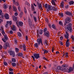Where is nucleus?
Returning <instances> with one entry per match:
<instances>
[{
  "instance_id": "nucleus-9",
  "label": "nucleus",
  "mask_w": 74,
  "mask_h": 74,
  "mask_svg": "<svg viewBox=\"0 0 74 74\" xmlns=\"http://www.w3.org/2000/svg\"><path fill=\"white\" fill-rule=\"evenodd\" d=\"M34 58H35V59H36L40 58L39 54H35L34 55Z\"/></svg>"
},
{
  "instance_id": "nucleus-26",
  "label": "nucleus",
  "mask_w": 74,
  "mask_h": 74,
  "mask_svg": "<svg viewBox=\"0 0 74 74\" xmlns=\"http://www.w3.org/2000/svg\"><path fill=\"white\" fill-rule=\"evenodd\" d=\"M68 67V65L67 64H63L62 65L61 67H65L66 68H67Z\"/></svg>"
},
{
  "instance_id": "nucleus-8",
  "label": "nucleus",
  "mask_w": 74,
  "mask_h": 74,
  "mask_svg": "<svg viewBox=\"0 0 74 74\" xmlns=\"http://www.w3.org/2000/svg\"><path fill=\"white\" fill-rule=\"evenodd\" d=\"M53 10V7L52 6H51V5H49L47 9V11L48 12V11H49L52 10Z\"/></svg>"
},
{
  "instance_id": "nucleus-42",
  "label": "nucleus",
  "mask_w": 74,
  "mask_h": 74,
  "mask_svg": "<svg viewBox=\"0 0 74 74\" xmlns=\"http://www.w3.org/2000/svg\"><path fill=\"white\" fill-rule=\"evenodd\" d=\"M0 30L1 31H2L3 30H4V27H3V26H1V27Z\"/></svg>"
},
{
  "instance_id": "nucleus-15",
  "label": "nucleus",
  "mask_w": 74,
  "mask_h": 74,
  "mask_svg": "<svg viewBox=\"0 0 74 74\" xmlns=\"http://www.w3.org/2000/svg\"><path fill=\"white\" fill-rule=\"evenodd\" d=\"M65 14L67 15H69V16H71L72 15V13L69 11L65 12Z\"/></svg>"
},
{
  "instance_id": "nucleus-46",
  "label": "nucleus",
  "mask_w": 74,
  "mask_h": 74,
  "mask_svg": "<svg viewBox=\"0 0 74 74\" xmlns=\"http://www.w3.org/2000/svg\"><path fill=\"white\" fill-rule=\"evenodd\" d=\"M45 45H46V46H48V42L47 41H45Z\"/></svg>"
},
{
  "instance_id": "nucleus-50",
  "label": "nucleus",
  "mask_w": 74,
  "mask_h": 74,
  "mask_svg": "<svg viewBox=\"0 0 74 74\" xmlns=\"http://www.w3.org/2000/svg\"><path fill=\"white\" fill-rule=\"evenodd\" d=\"M45 8H48V4H46L45 5Z\"/></svg>"
},
{
  "instance_id": "nucleus-12",
  "label": "nucleus",
  "mask_w": 74,
  "mask_h": 74,
  "mask_svg": "<svg viewBox=\"0 0 74 74\" xmlns=\"http://www.w3.org/2000/svg\"><path fill=\"white\" fill-rule=\"evenodd\" d=\"M10 55L12 56L13 57L15 56V52L13 51H10Z\"/></svg>"
},
{
  "instance_id": "nucleus-38",
  "label": "nucleus",
  "mask_w": 74,
  "mask_h": 74,
  "mask_svg": "<svg viewBox=\"0 0 74 74\" xmlns=\"http://www.w3.org/2000/svg\"><path fill=\"white\" fill-rule=\"evenodd\" d=\"M7 4H4L3 5V8H5V9H6L7 8Z\"/></svg>"
},
{
  "instance_id": "nucleus-53",
  "label": "nucleus",
  "mask_w": 74,
  "mask_h": 74,
  "mask_svg": "<svg viewBox=\"0 0 74 74\" xmlns=\"http://www.w3.org/2000/svg\"><path fill=\"white\" fill-rule=\"evenodd\" d=\"M9 70L10 71H13V69H12L11 68H9Z\"/></svg>"
},
{
  "instance_id": "nucleus-13",
  "label": "nucleus",
  "mask_w": 74,
  "mask_h": 74,
  "mask_svg": "<svg viewBox=\"0 0 74 74\" xmlns=\"http://www.w3.org/2000/svg\"><path fill=\"white\" fill-rule=\"evenodd\" d=\"M44 35L45 36L48 37L49 36V32H48V31H47L46 32H45Z\"/></svg>"
},
{
  "instance_id": "nucleus-45",
  "label": "nucleus",
  "mask_w": 74,
  "mask_h": 74,
  "mask_svg": "<svg viewBox=\"0 0 74 74\" xmlns=\"http://www.w3.org/2000/svg\"><path fill=\"white\" fill-rule=\"evenodd\" d=\"M59 15L61 17H63V13H60L59 14Z\"/></svg>"
},
{
  "instance_id": "nucleus-64",
  "label": "nucleus",
  "mask_w": 74,
  "mask_h": 74,
  "mask_svg": "<svg viewBox=\"0 0 74 74\" xmlns=\"http://www.w3.org/2000/svg\"><path fill=\"white\" fill-rule=\"evenodd\" d=\"M32 58H33V59H34V61H35V58H34V56H32Z\"/></svg>"
},
{
  "instance_id": "nucleus-24",
  "label": "nucleus",
  "mask_w": 74,
  "mask_h": 74,
  "mask_svg": "<svg viewBox=\"0 0 74 74\" xmlns=\"http://www.w3.org/2000/svg\"><path fill=\"white\" fill-rule=\"evenodd\" d=\"M12 18L13 20L14 21H16V20H17V17H15V16H13Z\"/></svg>"
},
{
  "instance_id": "nucleus-33",
  "label": "nucleus",
  "mask_w": 74,
  "mask_h": 74,
  "mask_svg": "<svg viewBox=\"0 0 74 74\" xmlns=\"http://www.w3.org/2000/svg\"><path fill=\"white\" fill-rule=\"evenodd\" d=\"M17 34L19 37H22V34H21V33H20V32H18Z\"/></svg>"
},
{
  "instance_id": "nucleus-55",
  "label": "nucleus",
  "mask_w": 74,
  "mask_h": 74,
  "mask_svg": "<svg viewBox=\"0 0 74 74\" xmlns=\"http://www.w3.org/2000/svg\"><path fill=\"white\" fill-rule=\"evenodd\" d=\"M71 38L72 40H74V36L73 35H72L71 36Z\"/></svg>"
},
{
  "instance_id": "nucleus-27",
  "label": "nucleus",
  "mask_w": 74,
  "mask_h": 74,
  "mask_svg": "<svg viewBox=\"0 0 74 74\" xmlns=\"http://www.w3.org/2000/svg\"><path fill=\"white\" fill-rule=\"evenodd\" d=\"M64 56L65 57V58H67L69 57V53H67V52H66Z\"/></svg>"
},
{
  "instance_id": "nucleus-57",
  "label": "nucleus",
  "mask_w": 74,
  "mask_h": 74,
  "mask_svg": "<svg viewBox=\"0 0 74 74\" xmlns=\"http://www.w3.org/2000/svg\"><path fill=\"white\" fill-rule=\"evenodd\" d=\"M9 74H14V72H9Z\"/></svg>"
},
{
  "instance_id": "nucleus-47",
  "label": "nucleus",
  "mask_w": 74,
  "mask_h": 74,
  "mask_svg": "<svg viewBox=\"0 0 74 74\" xmlns=\"http://www.w3.org/2000/svg\"><path fill=\"white\" fill-rule=\"evenodd\" d=\"M66 53L64 51L63 52V55L62 56V57H64V55H65Z\"/></svg>"
},
{
  "instance_id": "nucleus-16",
  "label": "nucleus",
  "mask_w": 74,
  "mask_h": 74,
  "mask_svg": "<svg viewBox=\"0 0 74 74\" xmlns=\"http://www.w3.org/2000/svg\"><path fill=\"white\" fill-rule=\"evenodd\" d=\"M73 71V68L71 67L69 68V69H68V72L69 73H71L72 71Z\"/></svg>"
},
{
  "instance_id": "nucleus-62",
  "label": "nucleus",
  "mask_w": 74,
  "mask_h": 74,
  "mask_svg": "<svg viewBox=\"0 0 74 74\" xmlns=\"http://www.w3.org/2000/svg\"><path fill=\"white\" fill-rule=\"evenodd\" d=\"M12 8H11V6H10L9 7V9L10 10H11Z\"/></svg>"
},
{
  "instance_id": "nucleus-3",
  "label": "nucleus",
  "mask_w": 74,
  "mask_h": 74,
  "mask_svg": "<svg viewBox=\"0 0 74 74\" xmlns=\"http://www.w3.org/2000/svg\"><path fill=\"white\" fill-rule=\"evenodd\" d=\"M51 3L54 6H53V10L54 11H56L58 10V8L56 7L57 5H56L55 1L53 0H52L51 1Z\"/></svg>"
},
{
  "instance_id": "nucleus-6",
  "label": "nucleus",
  "mask_w": 74,
  "mask_h": 74,
  "mask_svg": "<svg viewBox=\"0 0 74 74\" xmlns=\"http://www.w3.org/2000/svg\"><path fill=\"white\" fill-rule=\"evenodd\" d=\"M4 38H2V41H3L4 42H6V41H7L8 40V37H7V35H4Z\"/></svg>"
},
{
  "instance_id": "nucleus-22",
  "label": "nucleus",
  "mask_w": 74,
  "mask_h": 74,
  "mask_svg": "<svg viewBox=\"0 0 74 74\" xmlns=\"http://www.w3.org/2000/svg\"><path fill=\"white\" fill-rule=\"evenodd\" d=\"M12 30H14V31H15L16 30V28L15 27L14 25H13L12 26Z\"/></svg>"
},
{
  "instance_id": "nucleus-31",
  "label": "nucleus",
  "mask_w": 74,
  "mask_h": 74,
  "mask_svg": "<svg viewBox=\"0 0 74 74\" xmlns=\"http://www.w3.org/2000/svg\"><path fill=\"white\" fill-rule=\"evenodd\" d=\"M12 62H16V59L15 58H12Z\"/></svg>"
},
{
  "instance_id": "nucleus-58",
  "label": "nucleus",
  "mask_w": 74,
  "mask_h": 74,
  "mask_svg": "<svg viewBox=\"0 0 74 74\" xmlns=\"http://www.w3.org/2000/svg\"><path fill=\"white\" fill-rule=\"evenodd\" d=\"M2 48H3V46L0 44V50H1Z\"/></svg>"
},
{
  "instance_id": "nucleus-11",
  "label": "nucleus",
  "mask_w": 74,
  "mask_h": 74,
  "mask_svg": "<svg viewBox=\"0 0 74 74\" xmlns=\"http://www.w3.org/2000/svg\"><path fill=\"white\" fill-rule=\"evenodd\" d=\"M16 24H17V26L18 27H19V26H23V23L21 21H19L18 23H18H16Z\"/></svg>"
},
{
  "instance_id": "nucleus-39",
  "label": "nucleus",
  "mask_w": 74,
  "mask_h": 74,
  "mask_svg": "<svg viewBox=\"0 0 74 74\" xmlns=\"http://www.w3.org/2000/svg\"><path fill=\"white\" fill-rule=\"evenodd\" d=\"M42 33H43V30L42 29H41L40 30V33L39 34H42Z\"/></svg>"
},
{
  "instance_id": "nucleus-52",
  "label": "nucleus",
  "mask_w": 74,
  "mask_h": 74,
  "mask_svg": "<svg viewBox=\"0 0 74 74\" xmlns=\"http://www.w3.org/2000/svg\"><path fill=\"white\" fill-rule=\"evenodd\" d=\"M59 42V43H60V44L61 45H63V42H62V41H60Z\"/></svg>"
},
{
  "instance_id": "nucleus-30",
  "label": "nucleus",
  "mask_w": 74,
  "mask_h": 74,
  "mask_svg": "<svg viewBox=\"0 0 74 74\" xmlns=\"http://www.w3.org/2000/svg\"><path fill=\"white\" fill-rule=\"evenodd\" d=\"M69 3L70 5H73V4H74V1H71L69 2Z\"/></svg>"
},
{
  "instance_id": "nucleus-44",
  "label": "nucleus",
  "mask_w": 74,
  "mask_h": 74,
  "mask_svg": "<svg viewBox=\"0 0 74 74\" xmlns=\"http://www.w3.org/2000/svg\"><path fill=\"white\" fill-rule=\"evenodd\" d=\"M48 52V51L47 50H45L44 51V54H45V53H47Z\"/></svg>"
},
{
  "instance_id": "nucleus-61",
  "label": "nucleus",
  "mask_w": 74,
  "mask_h": 74,
  "mask_svg": "<svg viewBox=\"0 0 74 74\" xmlns=\"http://www.w3.org/2000/svg\"><path fill=\"white\" fill-rule=\"evenodd\" d=\"M14 14L15 16H18V13H15Z\"/></svg>"
},
{
  "instance_id": "nucleus-54",
  "label": "nucleus",
  "mask_w": 74,
  "mask_h": 74,
  "mask_svg": "<svg viewBox=\"0 0 74 74\" xmlns=\"http://www.w3.org/2000/svg\"><path fill=\"white\" fill-rule=\"evenodd\" d=\"M3 63H4V65H5V66H7V62H3Z\"/></svg>"
},
{
  "instance_id": "nucleus-7",
  "label": "nucleus",
  "mask_w": 74,
  "mask_h": 74,
  "mask_svg": "<svg viewBox=\"0 0 74 74\" xmlns=\"http://www.w3.org/2000/svg\"><path fill=\"white\" fill-rule=\"evenodd\" d=\"M8 44H9L8 42H7L4 43L3 45V48H4L5 49H6L7 48V47H8Z\"/></svg>"
},
{
  "instance_id": "nucleus-56",
  "label": "nucleus",
  "mask_w": 74,
  "mask_h": 74,
  "mask_svg": "<svg viewBox=\"0 0 74 74\" xmlns=\"http://www.w3.org/2000/svg\"><path fill=\"white\" fill-rule=\"evenodd\" d=\"M18 8L19 11H21V7L19 6Z\"/></svg>"
},
{
  "instance_id": "nucleus-48",
  "label": "nucleus",
  "mask_w": 74,
  "mask_h": 74,
  "mask_svg": "<svg viewBox=\"0 0 74 74\" xmlns=\"http://www.w3.org/2000/svg\"><path fill=\"white\" fill-rule=\"evenodd\" d=\"M47 30V28H45L43 30V32H44V33H45V32H46Z\"/></svg>"
},
{
  "instance_id": "nucleus-18",
  "label": "nucleus",
  "mask_w": 74,
  "mask_h": 74,
  "mask_svg": "<svg viewBox=\"0 0 74 74\" xmlns=\"http://www.w3.org/2000/svg\"><path fill=\"white\" fill-rule=\"evenodd\" d=\"M39 44L38 43H36L34 44V46L35 48H38L39 47Z\"/></svg>"
},
{
  "instance_id": "nucleus-20",
  "label": "nucleus",
  "mask_w": 74,
  "mask_h": 74,
  "mask_svg": "<svg viewBox=\"0 0 74 74\" xmlns=\"http://www.w3.org/2000/svg\"><path fill=\"white\" fill-rule=\"evenodd\" d=\"M13 3H14V4H15L16 6L19 5V3H18V2H15V0H13Z\"/></svg>"
},
{
  "instance_id": "nucleus-37",
  "label": "nucleus",
  "mask_w": 74,
  "mask_h": 74,
  "mask_svg": "<svg viewBox=\"0 0 74 74\" xmlns=\"http://www.w3.org/2000/svg\"><path fill=\"white\" fill-rule=\"evenodd\" d=\"M52 27L53 29H56V26H55V25L53 24L52 25Z\"/></svg>"
},
{
  "instance_id": "nucleus-25",
  "label": "nucleus",
  "mask_w": 74,
  "mask_h": 74,
  "mask_svg": "<svg viewBox=\"0 0 74 74\" xmlns=\"http://www.w3.org/2000/svg\"><path fill=\"white\" fill-rule=\"evenodd\" d=\"M18 56H19V57H22V56H23V53H18Z\"/></svg>"
},
{
  "instance_id": "nucleus-5",
  "label": "nucleus",
  "mask_w": 74,
  "mask_h": 74,
  "mask_svg": "<svg viewBox=\"0 0 74 74\" xmlns=\"http://www.w3.org/2000/svg\"><path fill=\"white\" fill-rule=\"evenodd\" d=\"M28 23L29 25L31 27H34V24H32V21L30 20H29Z\"/></svg>"
},
{
  "instance_id": "nucleus-19",
  "label": "nucleus",
  "mask_w": 74,
  "mask_h": 74,
  "mask_svg": "<svg viewBox=\"0 0 74 74\" xmlns=\"http://www.w3.org/2000/svg\"><path fill=\"white\" fill-rule=\"evenodd\" d=\"M5 18L6 19H9V15H8V14H5Z\"/></svg>"
},
{
  "instance_id": "nucleus-17",
  "label": "nucleus",
  "mask_w": 74,
  "mask_h": 74,
  "mask_svg": "<svg viewBox=\"0 0 74 74\" xmlns=\"http://www.w3.org/2000/svg\"><path fill=\"white\" fill-rule=\"evenodd\" d=\"M12 7L13 8V11H15V12H17V10L16 7H15V6H13Z\"/></svg>"
},
{
  "instance_id": "nucleus-21",
  "label": "nucleus",
  "mask_w": 74,
  "mask_h": 74,
  "mask_svg": "<svg viewBox=\"0 0 74 74\" xmlns=\"http://www.w3.org/2000/svg\"><path fill=\"white\" fill-rule=\"evenodd\" d=\"M38 7L39 8L40 10L42 11L43 9H42V5L41 4H40L38 5Z\"/></svg>"
},
{
  "instance_id": "nucleus-34",
  "label": "nucleus",
  "mask_w": 74,
  "mask_h": 74,
  "mask_svg": "<svg viewBox=\"0 0 74 74\" xmlns=\"http://www.w3.org/2000/svg\"><path fill=\"white\" fill-rule=\"evenodd\" d=\"M33 18L35 22H37V18H36V17L34 16Z\"/></svg>"
},
{
  "instance_id": "nucleus-51",
  "label": "nucleus",
  "mask_w": 74,
  "mask_h": 74,
  "mask_svg": "<svg viewBox=\"0 0 74 74\" xmlns=\"http://www.w3.org/2000/svg\"><path fill=\"white\" fill-rule=\"evenodd\" d=\"M59 25H63V24L62 23V21H59Z\"/></svg>"
},
{
  "instance_id": "nucleus-60",
  "label": "nucleus",
  "mask_w": 74,
  "mask_h": 74,
  "mask_svg": "<svg viewBox=\"0 0 74 74\" xmlns=\"http://www.w3.org/2000/svg\"><path fill=\"white\" fill-rule=\"evenodd\" d=\"M10 34H13V31L12 30H11L10 31Z\"/></svg>"
},
{
  "instance_id": "nucleus-63",
  "label": "nucleus",
  "mask_w": 74,
  "mask_h": 74,
  "mask_svg": "<svg viewBox=\"0 0 74 74\" xmlns=\"http://www.w3.org/2000/svg\"><path fill=\"white\" fill-rule=\"evenodd\" d=\"M25 39L27 41L28 40V37H27V36H25Z\"/></svg>"
},
{
  "instance_id": "nucleus-10",
  "label": "nucleus",
  "mask_w": 74,
  "mask_h": 74,
  "mask_svg": "<svg viewBox=\"0 0 74 74\" xmlns=\"http://www.w3.org/2000/svg\"><path fill=\"white\" fill-rule=\"evenodd\" d=\"M66 34L64 35V36L65 38H66V39H68L69 38V34L67 32H66Z\"/></svg>"
},
{
  "instance_id": "nucleus-49",
  "label": "nucleus",
  "mask_w": 74,
  "mask_h": 74,
  "mask_svg": "<svg viewBox=\"0 0 74 74\" xmlns=\"http://www.w3.org/2000/svg\"><path fill=\"white\" fill-rule=\"evenodd\" d=\"M2 34L4 36V35L5 34V32H4V30H3L1 32Z\"/></svg>"
},
{
  "instance_id": "nucleus-28",
  "label": "nucleus",
  "mask_w": 74,
  "mask_h": 74,
  "mask_svg": "<svg viewBox=\"0 0 74 74\" xmlns=\"http://www.w3.org/2000/svg\"><path fill=\"white\" fill-rule=\"evenodd\" d=\"M23 50L25 51H26V45L25 44L23 45Z\"/></svg>"
},
{
  "instance_id": "nucleus-41",
  "label": "nucleus",
  "mask_w": 74,
  "mask_h": 74,
  "mask_svg": "<svg viewBox=\"0 0 74 74\" xmlns=\"http://www.w3.org/2000/svg\"><path fill=\"white\" fill-rule=\"evenodd\" d=\"M31 8L32 9V10H33V11H34V5H31Z\"/></svg>"
},
{
  "instance_id": "nucleus-2",
  "label": "nucleus",
  "mask_w": 74,
  "mask_h": 74,
  "mask_svg": "<svg viewBox=\"0 0 74 74\" xmlns=\"http://www.w3.org/2000/svg\"><path fill=\"white\" fill-rule=\"evenodd\" d=\"M37 42L38 44H39V45H40V44L41 45H40L41 47H43L44 44L42 43V39L40 38H39L37 39Z\"/></svg>"
},
{
  "instance_id": "nucleus-23",
  "label": "nucleus",
  "mask_w": 74,
  "mask_h": 74,
  "mask_svg": "<svg viewBox=\"0 0 74 74\" xmlns=\"http://www.w3.org/2000/svg\"><path fill=\"white\" fill-rule=\"evenodd\" d=\"M7 23L9 26L11 25L12 24V22L11 21H7Z\"/></svg>"
},
{
  "instance_id": "nucleus-1",
  "label": "nucleus",
  "mask_w": 74,
  "mask_h": 74,
  "mask_svg": "<svg viewBox=\"0 0 74 74\" xmlns=\"http://www.w3.org/2000/svg\"><path fill=\"white\" fill-rule=\"evenodd\" d=\"M71 19L70 17H67L65 19V23L64 25H66L68 23H70L71 22Z\"/></svg>"
},
{
  "instance_id": "nucleus-43",
  "label": "nucleus",
  "mask_w": 74,
  "mask_h": 74,
  "mask_svg": "<svg viewBox=\"0 0 74 74\" xmlns=\"http://www.w3.org/2000/svg\"><path fill=\"white\" fill-rule=\"evenodd\" d=\"M24 11L25 14L27 13V10H26V8L25 7L24 8Z\"/></svg>"
},
{
  "instance_id": "nucleus-35",
  "label": "nucleus",
  "mask_w": 74,
  "mask_h": 74,
  "mask_svg": "<svg viewBox=\"0 0 74 74\" xmlns=\"http://www.w3.org/2000/svg\"><path fill=\"white\" fill-rule=\"evenodd\" d=\"M15 51L16 52H18L19 51V49L17 48H15Z\"/></svg>"
},
{
  "instance_id": "nucleus-14",
  "label": "nucleus",
  "mask_w": 74,
  "mask_h": 74,
  "mask_svg": "<svg viewBox=\"0 0 74 74\" xmlns=\"http://www.w3.org/2000/svg\"><path fill=\"white\" fill-rule=\"evenodd\" d=\"M66 46L67 47H69V45H70V43H69V39H68L66 40Z\"/></svg>"
},
{
  "instance_id": "nucleus-32",
  "label": "nucleus",
  "mask_w": 74,
  "mask_h": 74,
  "mask_svg": "<svg viewBox=\"0 0 74 74\" xmlns=\"http://www.w3.org/2000/svg\"><path fill=\"white\" fill-rule=\"evenodd\" d=\"M58 70H61V69H62V68L60 66H58L57 67Z\"/></svg>"
},
{
  "instance_id": "nucleus-29",
  "label": "nucleus",
  "mask_w": 74,
  "mask_h": 74,
  "mask_svg": "<svg viewBox=\"0 0 74 74\" xmlns=\"http://www.w3.org/2000/svg\"><path fill=\"white\" fill-rule=\"evenodd\" d=\"M23 15V12H21L20 13V17L21 18H22V16Z\"/></svg>"
},
{
  "instance_id": "nucleus-36",
  "label": "nucleus",
  "mask_w": 74,
  "mask_h": 74,
  "mask_svg": "<svg viewBox=\"0 0 74 74\" xmlns=\"http://www.w3.org/2000/svg\"><path fill=\"white\" fill-rule=\"evenodd\" d=\"M60 6L61 7H63L64 6V2H62L60 4Z\"/></svg>"
},
{
  "instance_id": "nucleus-40",
  "label": "nucleus",
  "mask_w": 74,
  "mask_h": 74,
  "mask_svg": "<svg viewBox=\"0 0 74 74\" xmlns=\"http://www.w3.org/2000/svg\"><path fill=\"white\" fill-rule=\"evenodd\" d=\"M12 66L13 67H15L16 64L15 63H13L12 64Z\"/></svg>"
},
{
  "instance_id": "nucleus-4",
  "label": "nucleus",
  "mask_w": 74,
  "mask_h": 74,
  "mask_svg": "<svg viewBox=\"0 0 74 74\" xmlns=\"http://www.w3.org/2000/svg\"><path fill=\"white\" fill-rule=\"evenodd\" d=\"M67 29L68 30L70 31V32H72L73 31L72 30V29L71 28V24L70 23L68 24Z\"/></svg>"
},
{
  "instance_id": "nucleus-59",
  "label": "nucleus",
  "mask_w": 74,
  "mask_h": 74,
  "mask_svg": "<svg viewBox=\"0 0 74 74\" xmlns=\"http://www.w3.org/2000/svg\"><path fill=\"white\" fill-rule=\"evenodd\" d=\"M60 40H63V37L61 36L60 37Z\"/></svg>"
}]
</instances>
